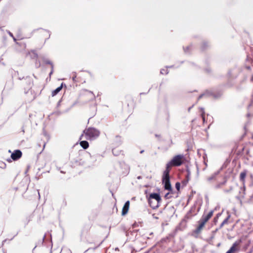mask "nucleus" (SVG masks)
<instances>
[{"mask_svg":"<svg viewBox=\"0 0 253 253\" xmlns=\"http://www.w3.org/2000/svg\"><path fill=\"white\" fill-rule=\"evenodd\" d=\"M185 161L186 159L183 155H175L167 164L165 170L170 172L172 167H179L183 164Z\"/></svg>","mask_w":253,"mask_h":253,"instance_id":"1","label":"nucleus"},{"mask_svg":"<svg viewBox=\"0 0 253 253\" xmlns=\"http://www.w3.org/2000/svg\"><path fill=\"white\" fill-rule=\"evenodd\" d=\"M213 211H210L207 215H203L201 218L198 221V225L195 229L196 233H200L204 228L206 223L210 220L212 216Z\"/></svg>","mask_w":253,"mask_h":253,"instance_id":"2","label":"nucleus"},{"mask_svg":"<svg viewBox=\"0 0 253 253\" xmlns=\"http://www.w3.org/2000/svg\"><path fill=\"white\" fill-rule=\"evenodd\" d=\"M161 201V198L158 193H151L148 198V203L150 206L153 209L159 207V203Z\"/></svg>","mask_w":253,"mask_h":253,"instance_id":"3","label":"nucleus"},{"mask_svg":"<svg viewBox=\"0 0 253 253\" xmlns=\"http://www.w3.org/2000/svg\"><path fill=\"white\" fill-rule=\"evenodd\" d=\"M85 138L88 140H93L98 137L100 135V131L94 128L88 127L85 128L84 131Z\"/></svg>","mask_w":253,"mask_h":253,"instance_id":"4","label":"nucleus"},{"mask_svg":"<svg viewBox=\"0 0 253 253\" xmlns=\"http://www.w3.org/2000/svg\"><path fill=\"white\" fill-rule=\"evenodd\" d=\"M162 182L165 185V189L170 191H172V188L171 186L169 179V171H168L166 170L164 171L162 177Z\"/></svg>","mask_w":253,"mask_h":253,"instance_id":"5","label":"nucleus"},{"mask_svg":"<svg viewBox=\"0 0 253 253\" xmlns=\"http://www.w3.org/2000/svg\"><path fill=\"white\" fill-rule=\"evenodd\" d=\"M241 243V240H238L235 241L226 253H235V252H238L240 250Z\"/></svg>","mask_w":253,"mask_h":253,"instance_id":"6","label":"nucleus"},{"mask_svg":"<svg viewBox=\"0 0 253 253\" xmlns=\"http://www.w3.org/2000/svg\"><path fill=\"white\" fill-rule=\"evenodd\" d=\"M22 153L20 150H14L11 155V158L13 161H16L21 158Z\"/></svg>","mask_w":253,"mask_h":253,"instance_id":"7","label":"nucleus"},{"mask_svg":"<svg viewBox=\"0 0 253 253\" xmlns=\"http://www.w3.org/2000/svg\"><path fill=\"white\" fill-rule=\"evenodd\" d=\"M129 205L130 202L129 201H127L125 203L122 211V215H125L128 212L129 208Z\"/></svg>","mask_w":253,"mask_h":253,"instance_id":"8","label":"nucleus"},{"mask_svg":"<svg viewBox=\"0 0 253 253\" xmlns=\"http://www.w3.org/2000/svg\"><path fill=\"white\" fill-rule=\"evenodd\" d=\"M247 171L246 170H244L242 171L239 176V179L242 182V183L243 186H245V178L247 175Z\"/></svg>","mask_w":253,"mask_h":253,"instance_id":"9","label":"nucleus"},{"mask_svg":"<svg viewBox=\"0 0 253 253\" xmlns=\"http://www.w3.org/2000/svg\"><path fill=\"white\" fill-rule=\"evenodd\" d=\"M39 33L41 35L42 37L44 38H47L49 36L48 32L44 29H40L38 31Z\"/></svg>","mask_w":253,"mask_h":253,"instance_id":"10","label":"nucleus"},{"mask_svg":"<svg viewBox=\"0 0 253 253\" xmlns=\"http://www.w3.org/2000/svg\"><path fill=\"white\" fill-rule=\"evenodd\" d=\"M80 144L84 149H86L89 147L88 142L85 140L81 141Z\"/></svg>","mask_w":253,"mask_h":253,"instance_id":"11","label":"nucleus"},{"mask_svg":"<svg viewBox=\"0 0 253 253\" xmlns=\"http://www.w3.org/2000/svg\"><path fill=\"white\" fill-rule=\"evenodd\" d=\"M63 87V84H61V85L57 87L55 90H53L52 92V96H54L56 95L62 88Z\"/></svg>","mask_w":253,"mask_h":253,"instance_id":"12","label":"nucleus"},{"mask_svg":"<svg viewBox=\"0 0 253 253\" xmlns=\"http://www.w3.org/2000/svg\"><path fill=\"white\" fill-rule=\"evenodd\" d=\"M81 77L78 76L77 75H75V76L73 77V80L75 82H79L81 83H84L85 81L84 80H80V78Z\"/></svg>","mask_w":253,"mask_h":253,"instance_id":"13","label":"nucleus"},{"mask_svg":"<svg viewBox=\"0 0 253 253\" xmlns=\"http://www.w3.org/2000/svg\"><path fill=\"white\" fill-rule=\"evenodd\" d=\"M230 217V215H228L227 217L223 221L220 225L219 228H221L224 225L228 224V220Z\"/></svg>","mask_w":253,"mask_h":253,"instance_id":"14","label":"nucleus"},{"mask_svg":"<svg viewBox=\"0 0 253 253\" xmlns=\"http://www.w3.org/2000/svg\"><path fill=\"white\" fill-rule=\"evenodd\" d=\"M200 112L201 113V116L202 118V120L203 121V123L205 122V112L204 111V110L203 108H200Z\"/></svg>","mask_w":253,"mask_h":253,"instance_id":"15","label":"nucleus"},{"mask_svg":"<svg viewBox=\"0 0 253 253\" xmlns=\"http://www.w3.org/2000/svg\"><path fill=\"white\" fill-rule=\"evenodd\" d=\"M175 187L176 188V189L179 191V189H180V184L179 182H176V184H175Z\"/></svg>","mask_w":253,"mask_h":253,"instance_id":"16","label":"nucleus"},{"mask_svg":"<svg viewBox=\"0 0 253 253\" xmlns=\"http://www.w3.org/2000/svg\"><path fill=\"white\" fill-rule=\"evenodd\" d=\"M220 215V214L218 213V214H217L216 215V217H215L214 218L213 221H214V222L215 223H216V222H217L218 218V217H219Z\"/></svg>","mask_w":253,"mask_h":253,"instance_id":"17","label":"nucleus"},{"mask_svg":"<svg viewBox=\"0 0 253 253\" xmlns=\"http://www.w3.org/2000/svg\"><path fill=\"white\" fill-rule=\"evenodd\" d=\"M187 174L186 175V178L187 179V180L189 179L190 175V172L189 170H187Z\"/></svg>","mask_w":253,"mask_h":253,"instance_id":"18","label":"nucleus"},{"mask_svg":"<svg viewBox=\"0 0 253 253\" xmlns=\"http://www.w3.org/2000/svg\"><path fill=\"white\" fill-rule=\"evenodd\" d=\"M45 63H46V64H48L51 65V68H52V69H53V65H52V63H51L50 61H46L45 62Z\"/></svg>","mask_w":253,"mask_h":253,"instance_id":"19","label":"nucleus"},{"mask_svg":"<svg viewBox=\"0 0 253 253\" xmlns=\"http://www.w3.org/2000/svg\"><path fill=\"white\" fill-rule=\"evenodd\" d=\"M169 193H168L167 194H166L165 195V198H169Z\"/></svg>","mask_w":253,"mask_h":253,"instance_id":"20","label":"nucleus"},{"mask_svg":"<svg viewBox=\"0 0 253 253\" xmlns=\"http://www.w3.org/2000/svg\"><path fill=\"white\" fill-rule=\"evenodd\" d=\"M130 104L132 106H133V102L132 101H130Z\"/></svg>","mask_w":253,"mask_h":253,"instance_id":"21","label":"nucleus"},{"mask_svg":"<svg viewBox=\"0 0 253 253\" xmlns=\"http://www.w3.org/2000/svg\"><path fill=\"white\" fill-rule=\"evenodd\" d=\"M202 96H203V95H200V96H199V97H198V100H199L201 98H202Z\"/></svg>","mask_w":253,"mask_h":253,"instance_id":"22","label":"nucleus"},{"mask_svg":"<svg viewBox=\"0 0 253 253\" xmlns=\"http://www.w3.org/2000/svg\"><path fill=\"white\" fill-rule=\"evenodd\" d=\"M246 68L248 70H250L251 69V67L248 66V67H247Z\"/></svg>","mask_w":253,"mask_h":253,"instance_id":"23","label":"nucleus"},{"mask_svg":"<svg viewBox=\"0 0 253 253\" xmlns=\"http://www.w3.org/2000/svg\"><path fill=\"white\" fill-rule=\"evenodd\" d=\"M225 182H226V181H224L223 182H222L221 184V185H224V184H225Z\"/></svg>","mask_w":253,"mask_h":253,"instance_id":"24","label":"nucleus"},{"mask_svg":"<svg viewBox=\"0 0 253 253\" xmlns=\"http://www.w3.org/2000/svg\"><path fill=\"white\" fill-rule=\"evenodd\" d=\"M251 81H252V82H253V76H252V77Z\"/></svg>","mask_w":253,"mask_h":253,"instance_id":"25","label":"nucleus"},{"mask_svg":"<svg viewBox=\"0 0 253 253\" xmlns=\"http://www.w3.org/2000/svg\"><path fill=\"white\" fill-rule=\"evenodd\" d=\"M190 110H191V107H190V108L188 109V111L189 112Z\"/></svg>","mask_w":253,"mask_h":253,"instance_id":"26","label":"nucleus"},{"mask_svg":"<svg viewBox=\"0 0 253 253\" xmlns=\"http://www.w3.org/2000/svg\"><path fill=\"white\" fill-rule=\"evenodd\" d=\"M13 40H14V41H16V39H15L14 37H13Z\"/></svg>","mask_w":253,"mask_h":253,"instance_id":"27","label":"nucleus"},{"mask_svg":"<svg viewBox=\"0 0 253 253\" xmlns=\"http://www.w3.org/2000/svg\"><path fill=\"white\" fill-rule=\"evenodd\" d=\"M52 73V70L51 71V72L50 73V75H51V74Z\"/></svg>","mask_w":253,"mask_h":253,"instance_id":"28","label":"nucleus"}]
</instances>
